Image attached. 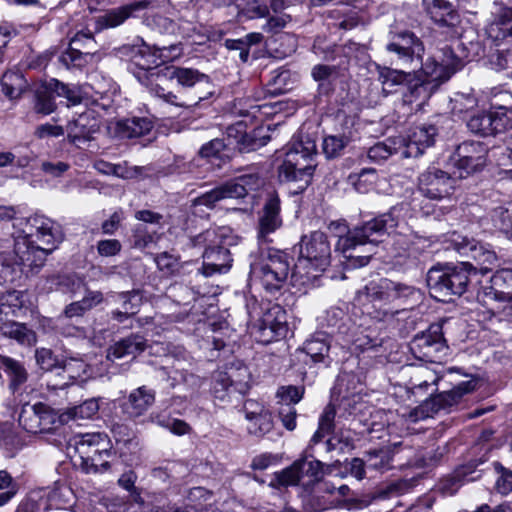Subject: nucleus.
<instances>
[{
  "mask_svg": "<svg viewBox=\"0 0 512 512\" xmlns=\"http://www.w3.org/2000/svg\"><path fill=\"white\" fill-rule=\"evenodd\" d=\"M303 350L314 363L325 362L329 358L330 340L326 333L317 332L304 343Z\"/></svg>",
  "mask_w": 512,
  "mask_h": 512,
  "instance_id": "obj_39",
  "label": "nucleus"
},
{
  "mask_svg": "<svg viewBox=\"0 0 512 512\" xmlns=\"http://www.w3.org/2000/svg\"><path fill=\"white\" fill-rule=\"evenodd\" d=\"M458 176H454L435 166L428 167L418 178L420 193L432 200L449 197L455 190Z\"/></svg>",
  "mask_w": 512,
  "mask_h": 512,
  "instance_id": "obj_16",
  "label": "nucleus"
},
{
  "mask_svg": "<svg viewBox=\"0 0 512 512\" xmlns=\"http://www.w3.org/2000/svg\"><path fill=\"white\" fill-rule=\"evenodd\" d=\"M386 50L393 54L395 64L413 69L422 62L424 44L415 33L409 30L391 31Z\"/></svg>",
  "mask_w": 512,
  "mask_h": 512,
  "instance_id": "obj_13",
  "label": "nucleus"
},
{
  "mask_svg": "<svg viewBox=\"0 0 512 512\" xmlns=\"http://www.w3.org/2000/svg\"><path fill=\"white\" fill-rule=\"evenodd\" d=\"M50 87L57 96L67 99L68 106H75L82 102V91L75 85L70 86L56 79H52L50 81Z\"/></svg>",
  "mask_w": 512,
  "mask_h": 512,
  "instance_id": "obj_55",
  "label": "nucleus"
},
{
  "mask_svg": "<svg viewBox=\"0 0 512 512\" xmlns=\"http://www.w3.org/2000/svg\"><path fill=\"white\" fill-rule=\"evenodd\" d=\"M331 245L327 235L313 231L302 236L299 242V257L291 274L294 286H318L319 279L330 266Z\"/></svg>",
  "mask_w": 512,
  "mask_h": 512,
  "instance_id": "obj_2",
  "label": "nucleus"
},
{
  "mask_svg": "<svg viewBox=\"0 0 512 512\" xmlns=\"http://www.w3.org/2000/svg\"><path fill=\"white\" fill-rule=\"evenodd\" d=\"M47 284L50 290L71 294H76L86 286L84 279L75 273L51 275L47 278Z\"/></svg>",
  "mask_w": 512,
  "mask_h": 512,
  "instance_id": "obj_41",
  "label": "nucleus"
},
{
  "mask_svg": "<svg viewBox=\"0 0 512 512\" xmlns=\"http://www.w3.org/2000/svg\"><path fill=\"white\" fill-rule=\"evenodd\" d=\"M261 329L269 330L274 337H284L287 331L286 312L279 305H273L263 315Z\"/></svg>",
  "mask_w": 512,
  "mask_h": 512,
  "instance_id": "obj_38",
  "label": "nucleus"
},
{
  "mask_svg": "<svg viewBox=\"0 0 512 512\" xmlns=\"http://www.w3.org/2000/svg\"><path fill=\"white\" fill-rule=\"evenodd\" d=\"M156 29L160 33L164 34H179L182 37H191V32L195 30V27L192 23L179 20V22H175L174 20L162 16L157 15L153 19Z\"/></svg>",
  "mask_w": 512,
  "mask_h": 512,
  "instance_id": "obj_46",
  "label": "nucleus"
},
{
  "mask_svg": "<svg viewBox=\"0 0 512 512\" xmlns=\"http://www.w3.org/2000/svg\"><path fill=\"white\" fill-rule=\"evenodd\" d=\"M348 142L344 135H330L323 139L322 149L327 158H335L341 155Z\"/></svg>",
  "mask_w": 512,
  "mask_h": 512,
  "instance_id": "obj_60",
  "label": "nucleus"
},
{
  "mask_svg": "<svg viewBox=\"0 0 512 512\" xmlns=\"http://www.w3.org/2000/svg\"><path fill=\"white\" fill-rule=\"evenodd\" d=\"M3 93L9 99H15L21 95L26 86L24 76L18 71H7L1 78Z\"/></svg>",
  "mask_w": 512,
  "mask_h": 512,
  "instance_id": "obj_49",
  "label": "nucleus"
},
{
  "mask_svg": "<svg viewBox=\"0 0 512 512\" xmlns=\"http://www.w3.org/2000/svg\"><path fill=\"white\" fill-rule=\"evenodd\" d=\"M304 392L305 388L303 386L287 385L279 387L276 393L278 402L289 407L285 415L280 412V416H296V410L292 405L297 404L303 398Z\"/></svg>",
  "mask_w": 512,
  "mask_h": 512,
  "instance_id": "obj_47",
  "label": "nucleus"
},
{
  "mask_svg": "<svg viewBox=\"0 0 512 512\" xmlns=\"http://www.w3.org/2000/svg\"><path fill=\"white\" fill-rule=\"evenodd\" d=\"M506 112L507 109L501 106L498 111L478 113L468 120L467 127L472 133L481 136L500 133L508 127L509 119Z\"/></svg>",
  "mask_w": 512,
  "mask_h": 512,
  "instance_id": "obj_20",
  "label": "nucleus"
},
{
  "mask_svg": "<svg viewBox=\"0 0 512 512\" xmlns=\"http://www.w3.org/2000/svg\"><path fill=\"white\" fill-rule=\"evenodd\" d=\"M451 245L460 255L470 257L475 261L477 274L485 275L498 266V257L487 244H482L466 236L453 234Z\"/></svg>",
  "mask_w": 512,
  "mask_h": 512,
  "instance_id": "obj_15",
  "label": "nucleus"
},
{
  "mask_svg": "<svg viewBox=\"0 0 512 512\" xmlns=\"http://www.w3.org/2000/svg\"><path fill=\"white\" fill-rule=\"evenodd\" d=\"M13 226L27 240L46 245L47 248L37 249L43 254L53 251L64 239L61 225L43 214L36 213L28 218L16 219Z\"/></svg>",
  "mask_w": 512,
  "mask_h": 512,
  "instance_id": "obj_9",
  "label": "nucleus"
},
{
  "mask_svg": "<svg viewBox=\"0 0 512 512\" xmlns=\"http://www.w3.org/2000/svg\"><path fill=\"white\" fill-rule=\"evenodd\" d=\"M422 5L430 19L440 27H455L460 22L457 10L447 0H422Z\"/></svg>",
  "mask_w": 512,
  "mask_h": 512,
  "instance_id": "obj_25",
  "label": "nucleus"
},
{
  "mask_svg": "<svg viewBox=\"0 0 512 512\" xmlns=\"http://www.w3.org/2000/svg\"><path fill=\"white\" fill-rule=\"evenodd\" d=\"M476 299L483 306L491 302L507 303L512 301V291H505L503 286H497L492 275L489 282L477 290Z\"/></svg>",
  "mask_w": 512,
  "mask_h": 512,
  "instance_id": "obj_42",
  "label": "nucleus"
},
{
  "mask_svg": "<svg viewBox=\"0 0 512 512\" xmlns=\"http://www.w3.org/2000/svg\"><path fill=\"white\" fill-rule=\"evenodd\" d=\"M146 346V340L143 336L137 334L131 335L110 346L107 351V359L115 361L125 356L134 357L142 353L146 349Z\"/></svg>",
  "mask_w": 512,
  "mask_h": 512,
  "instance_id": "obj_33",
  "label": "nucleus"
},
{
  "mask_svg": "<svg viewBox=\"0 0 512 512\" xmlns=\"http://www.w3.org/2000/svg\"><path fill=\"white\" fill-rule=\"evenodd\" d=\"M441 54L440 62L435 57H428L425 62H419L421 68L415 72L420 77L429 79L432 84L437 83L438 87L452 74L462 69L468 61V55L460 43L457 44L456 49L448 45L444 46Z\"/></svg>",
  "mask_w": 512,
  "mask_h": 512,
  "instance_id": "obj_12",
  "label": "nucleus"
},
{
  "mask_svg": "<svg viewBox=\"0 0 512 512\" xmlns=\"http://www.w3.org/2000/svg\"><path fill=\"white\" fill-rule=\"evenodd\" d=\"M93 54H86L81 49L69 48L61 54L59 57V61L67 68L71 67H83L87 63L88 57H91Z\"/></svg>",
  "mask_w": 512,
  "mask_h": 512,
  "instance_id": "obj_61",
  "label": "nucleus"
},
{
  "mask_svg": "<svg viewBox=\"0 0 512 512\" xmlns=\"http://www.w3.org/2000/svg\"><path fill=\"white\" fill-rule=\"evenodd\" d=\"M411 74L404 70L380 67L378 79L382 84L383 93L386 95L396 93L400 87H406L407 82L411 80Z\"/></svg>",
  "mask_w": 512,
  "mask_h": 512,
  "instance_id": "obj_36",
  "label": "nucleus"
},
{
  "mask_svg": "<svg viewBox=\"0 0 512 512\" xmlns=\"http://www.w3.org/2000/svg\"><path fill=\"white\" fill-rule=\"evenodd\" d=\"M316 153L315 141L308 136L306 139L290 143L286 148L284 160L278 167L280 181L298 183L297 188L304 191L311 183L316 168Z\"/></svg>",
  "mask_w": 512,
  "mask_h": 512,
  "instance_id": "obj_7",
  "label": "nucleus"
},
{
  "mask_svg": "<svg viewBox=\"0 0 512 512\" xmlns=\"http://www.w3.org/2000/svg\"><path fill=\"white\" fill-rule=\"evenodd\" d=\"M421 299V292L412 285L382 278L372 281L356 292L354 304L362 308L364 314L377 321L393 318L398 309L382 308L396 302L416 304Z\"/></svg>",
  "mask_w": 512,
  "mask_h": 512,
  "instance_id": "obj_1",
  "label": "nucleus"
},
{
  "mask_svg": "<svg viewBox=\"0 0 512 512\" xmlns=\"http://www.w3.org/2000/svg\"><path fill=\"white\" fill-rule=\"evenodd\" d=\"M366 466L368 469L376 471H385L391 468L390 451L386 449L372 450L365 455Z\"/></svg>",
  "mask_w": 512,
  "mask_h": 512,
  "instance_id": "obj_57",
  "label": "nucleus"
},
{
  "mask_svg": "<svg viewBox=\"0 0 512 512\" xmlns=\"http://www.w3.org/2000/svg\"><path fill=\"white\" fill-rule=\"evenodd\" d=\"M399 216L400 209L392 207L389 211L355 226L347 237L336 243V251L341 252L347 259H355L356 266L367 265L371 255H360L354 252L361 246L376 245L381 242L383 236L392 233L398 226Z\"/></svg>",
  "mask_w": 512,
  "mask_h": 512,
  "instance_id": "obj_3",
  "label": "nucleus"
},
{
  "mask_svg": "<svg viewBox=\"0 0 512 512\" xmlns=\"http://www.w3.org/2000/svg\"><path fill=\"white\" fill-rule=\"evenodd\" d=\"M282 224L280 218V200L277 196L270 197L264 204L258 220L257 238L261 243L271 242L270 235Z\"/></svg>",
  "mask_w": 512,
  "mask_h": 512,
  "instance_id": "obj_22",
  "label": "nucleus"
},
{
  "mask_svg": "<svg viewBox=\"0 0 512 512\" xmlns=\"http://www.w3.org/2000/svg\"><path fill=\"white\" fill-rule=\"evenodd\" d=\"M99 127L94 118H90L88 114H80L75 120L68 124V140L72 144L80 147L91 141L93 134L98 131Z\"/></svg>",
  "mask_w": 512,
  "mask_h": 512,
  "instance_id": "obj_29",
  "label": "nucleus"
},
{
  "mask_svg": "<svg viewBox=\"0 0 512 512\" xmlns=\"http://www.w3.org/2000/svg\"><path fill=\"white\" fill-rule=\"evenodd\" d=\"M153 127L148 117H132L118 121L115 133L120 139H134L149 134Z\"/></svg>",
  "mask_w": 512,
  "mask_h": 512,
  "instance_id": "obj_32",
  "label": "nucleus"
},
{
  "mask_svg": "<svg viewBox=\"0 0 512 512\" xmlns=\"http://www.w3.org/2000/svg\"><path fill=\"white\" fill-rule=\"evenodd\" d=\"M437 130L433 125H422L414 128L407 143L403 139L402 156L405 158L418 157L424 150L435 142Z\"/></svg>",
  "mask_w": 512,
  "mask_h": 512,
  "instance_id": "obj_24",
  "label": "nucleus"
},
{
  "mask_svg": "<svg viewBox=\"0 0 512 512\" xmlns=\"http://www.w3.org/2000/svg\"><path fill=\"white\" fill-rule=\"evenodd\" d=\"M475 388L476 382L474 380L463 381L451 390L441 392L427 399L420 406L422 413H426V416H429V413H450L451 408L457 405L465 394L472 392Z\"/></svg>",
  "mask_w": 512,
  "mask_h": 512,
  "instance_id": "obj_19",
  "label": "nucleus"
},
{
  "mask_svg": "<svg viewBox=\"0 0 512 512\" xmlns=\"http://www.w3.org/2000/svg\"><path fill=\"white\" fill-rule=\"evenodd\" d=\"M483 463L484 461L482 460H473L467 464L459 466L455 469L452 475L442 481L441 490L445 494L453 495L463 484L479 480L482 476L483 470L478 469V466Z\"/></svg>",
  "mask_w": 512,
  "mask_h": 512,
  "instance_id": "obj_23",
  "label": "nucleus"
},
{
  "mask_svg": "<svg viewBox=\"0 0 512 512\" xmlns=\"http://www.w3.org/2000/svg\"><path fill=\"white\" fill-rule=\"evenodd\" d=\"M155 402V392L146 386H141L132 391L122 404V412L128 416H141Z\"/></svg>",
  "mask_w": 512,
  "mask_h": 512,
  "instance_id": "obj_30",
  "label": "nucleus"
},
{
  "mask_svg": "<svg viewBox=\"0 0 512 512\" xmlns=\"http://www.w3.org/2000/svg\"><path fill=\"white\" fill-rule=\"evenodd\" d=\"M194 362L192 357L186 351H180L172 363L171 369L160 368V371L167 374L172 379V386L184 383L189 386H196L199 382L198 377L193 374Z\"/></svg>",
  "mask_w": 512,
  "mask_h": 512,
  "instance_id": "obj_26",
  "label": "nucleus"
},
{
  "mask_svg": "<svg viewBox=\"0 0 512 512\" xmlns=\"http://www.w3.org/2000/svg\"><path fill=\"white\" fill-rule=\"evenodd\" d=\"M228 229L225 227L210 228L191 238L193 247H202L203 274L211 276L215 273H225L232 265L228 244Z\"/></svg>",
  "mask_w": 512,
  "mask_h": 512,
  "instance_id": "obj_8",
  "label": "nucleus"
},
{
  "mask_svg": "<svg viewBox=\"0 0 512 512\" xmlns=\"http://www.w3.org/2000/svg\"><path fill=\"white\" fill-rule=\"evenodd\" d=\"M403 138H388L383 142H378L367 151L368 158L375 163H382L389 157L398 152L402 153Z\"/></svg>",
  "mask_w": 512,
  "mask_h": 512,
  "instance_id": "obj_43",
  "label": "nucleus"
},
{
  "mask_svg": "<svg viewBox=\"0 0 512 512\" xmlns=\"http://www.w3.org/2000/svg\"><path fill=\"white\" fill-rule=\"evenodd\" d=\"M478 105V100L472 93L458 92L450 100L451 113L454 116L463 118L464 115Z\"/></svg>",
  "mask_w": 512,
  "mask_h": 512,
  "instance_id": "obj_53",
  "label": "nucleus"
},
{
  "mask_svg": "<svg viewBox=\"0 0 512 512\" xmlns=\"http://www.w3.org/2000/svg\"><path fill=\"white\" fill-rule=\"evenodd\" d=\"M488 148L479 141H464L455 151V167L458 178L481 171L487 162Z\"/></svg>",
  "mask_w": 512,
  "mask_h": 512,
  "instance_id": "obj_17",
  "label": "nucleus"
},
{
  "mask_svg": "<svg viewBox=\"0 0 512 512\" xmlns=\"http://www.w3.org/2000/svg\"><path fill=\"white\" fill-rule=\"evenodd\" d=\"M410 350L415 358L430 363L440 362L447 354L448 346L441 323H433L411 342Z\"/></svg>",
  "mask_w": 512,
  "mask_h": 512,
  "instance_id": "obj_14",
  "label": "nucleus"
},
{
  "mask_svg": "<svg viewBox=\"0 0 512 512\" xmlns=\"http://www.w3.org/2000/svg\"><path fill=\"white\" fill-rule=\"evenodd\" d=\"M156 0H139L117 8H113L96 19L99 29L115 28L123 24L137 12L148 9Z\"/></svg>",
  "mask_w": 512,
  "mask_h": 512,
  "instance_id": "obj_21",
  "label": "nucleus"
},
{
  "mask_svg": "<svg viewBox=\"0 0 512 512\" xmlns=\"http://www.w3.org/2000/svg\"><path fill=\"white\" fill-rule=\"evenodd\" d=\"M338 68L334 65L317 64L311 70L312 78L319 83V90L328 93L331 81L336 79Z\"/></svg>",
  "mask_w": 512,
  "mask_h": 512,
  "instance_id": "obj_52",
  "label": "nucleus"
},
{
  "mask_svg": "<svg viewBox=\"0 0 512 512\" xmlns=\"http://www.w3.org/2000/svg\"><path fill=\"white\" fill-rule=\"evenodd\" d=\"M0 365L10 377L9 388L15 393L27 381L28 374L26 369L20 362L2 355H0Z\"/></svg>",
  "mask_w": 512,
  "mask_h": 512,
  "instance_id": "obj_45",
  "label": "nucleus"
},
{
  "mask_svg": "<svg viewBox=\"0 0 512 512\" xmlns=\"http://www.w3.org/2000/svg\"><path fill=\"white\" fill-rule=\"evenodd\" d=\"M23 292L10 291L0 296V306L5 315L17 316V312L24 306Z\"/></svg>",
  "mask_w": 512,
  "mask_h": 512,
  "instance_id": "obj_59",
  "label": "nucleus"
},
{
  "mask_svg": "<svg viewBox=\"0 0 512 512\" xmlns=\"http://www.w3.org/2000/svg\"><path fill=\"white\" fill-rule=\"evenodd\" d=\"M70 47L77 48L86 52V54H94L96 51V42L91 32H78L70 40Z\"/></svg>",
  "mask_w": 512,
  "mask_h": 512,
  "instance_id": "obj_63",
  "label": "nucleus"
},
{
  "mask_svg": "<svg viewBox=\"0 0 512 512\" xmlns=\"http://www.w3.org/2000/svg\"><path fill=\"white\" fill-rule=\"evenodd\" d=\"M477 276V268L470 262L457 265L432 267L427 273V286L432 297L447 302L453 296H462L468 291L472 280Z\"/></svg>",
  "mask_w": 512,
  "mask_h": 512,
  "instance_id": "obj_6",
  "label": "nucleus"
},
{
  "mask_svg": "<svg viewBox=\"0 0 512 512\" xmlns=\"http://www.w3.org/2000/svg\"><path fill=\"white\" fill-rule=\"evenodd\" d=\"M437 88V83L432 84L429 79H424L413 72L411 74V80L407 82V91L403 94V99L406 103H413L417 100L424 101L428 99Z\"/></svg>",
  "mask_w": 512,
  "mask_h": 512,
  "instance_id": "obj_35",
  "label": "nucleus"
},
{
  "mask_svg": "<svg viewBox=\"0 0 512 512\" xmlns=\"http://www.w3.org/2000/svg\"><path fill=\"white\" fill-rule=\"evenodd\" d=\"M224 369L226 370L233 390L245 394L250 388L251 373L248 367L239 360H233L225 364Z\"/></svg>",
  "mask_w": 512,
  "mask_h": 512,
  "instance_id": "obj_37",
  "label": "nucleus"
},
{
  "mask_svg": "<svg viewBox=\"0 0 512 512\" xmlns=\"http://www.w3.org/2000/svg\"><path fill=\"white\" fill-rule=\"evenodd\" d=\"M0 331L5 337L15 339L21 344H32L35 342V334L26 325L18 322H5L1 325Z\"/></svg>",
  "mask_w": 512,
  "mask_h": 512,
  "instance_id": "obj_48",
  "label": "nucleus"
},
{
  "mask_svg": "<svg viewBox=\"0 0 512 512\" xmlns=\"http://www.w3.org/2000/svg\"><path fill=\"white\" fill-rule=\"evenodd\" d=\"M293 261L286 252L269 248L262 262L252 266V271L264 289L273 293L280 290L291 276Z\"/></svg>",
  "mask_w": 512,
  "mask_h": 512,
  "instance_id": "obj_10",
  "label": "nucleus"
},
{
  "mask_svg": "<svg viewBox=\"0 0 512 512\" xmlns=\"http://www.w3.org/2000/svg\"><path fill=\"white\" fill-rule=\"evenodd\" d=\"M244 128L245 126L241 122H238L235 127H229L227 129L229 138L233 136L234 132L239 134V136H235V140L241 152L255 151L269 142L270 136L263 134V128L253 129L248 133L244 131Z\"/></svg>",
  "mask_w": 512,
  "mask_h": 512,
  "instance_id": "obj_27",
  "label": "nucleus"
},
{
  "mask_svg": "<svg viewBox=\"0 0 512 512\" xmlns=\"http://www.w3.org/2000/svg\"><path fill=\"white\" fill-rule=\"evenodd\" d=\"M230 187H237V194L234 195L235 199L245 198L249 191L256 190L262 185L261 178L256 173L244 174L234 180L228 181Z\"/></svg>",
  "mask_w": 512,
  "mask_h": 512,
  "instance_id": "obj_54",
  "label": "nucleus"
},
{
  "mask_svg": "<svg viewBox=\"0 0 512 512\" xmlns=\"http://www.w3.org/2000/svg\"><path fill=\"white\" fill-rule=\"evenodd\" d=\"M193 94L180 93L176 94L172 91H167L158 83H150L149 92L156 98L164 102L181 108H191L199 105L201 102L209 99L214 95L213 86L208 88L204 84L195 86Z\"/></svg>",
  "mask_w": 512,
  "mask_h": 512,
  "instance_id": "obj_18",
  "label": "nucleus"
},
{
  "mask_svg": "<svg viewBox=\"0 0 512 512\" xmlns=\"http://www.w3.org/2000/svg\"><path fill=\"white\" fill-rule=\"evenodd\" d=\"M86 311L80 301H75L67 305L61 315L57 318V327L61 329V333L65 336H74L78 332L75 326H66V321L75 317H82Z\"/></svg>",
  "mask_w": 512,
  "mask_h": 512,
  "instance_id": "obj_50",
  "label": "nucleus"
},
{
  "mask_svg": "<svg viewBox=\"0 0 512 512\" xmlns=\"http://www.w3.org/2000/svg\"><path fill=\"white\" fill-rule=\"evenodd\" d=\"M35 252L34 249L27 250V252L20 256L19 259L21 263L15 261L11 256L6 255L4 253H0V285L13 283L20 277L21 274V264L27 263L28 266H34V262L31 259V255ZM43 262L39 264L35 263V266H41Z\"/></svg>",
  "mask_w": 512,
  "mask_h": 512,
  "instance_id": "obj_31",
  "label": "nucleus"
},
{
  "mask_svg": "<svg viewBox=\"0 0 512 512\" xmlns=\"http://www.w3.org/2000/svg\"><path fill=\"white\" fill-rule=\"evenodd\" d=\"M231 390H233V387L226 370L224 367L217 369L212 374L211 391L214 397L224 400Z\"/></svg>",
  "mask_w": 512,
  "mask_h": 512,
  "instance_id": "obj_56",
  "label": "nucleus"
},
{
  "mask_svg": "<svg viewBox=\"0 0 512 512\" xmlns=\"http://www.w3.org/2000/svg\"><path fill=\"white\" fill-rule=\"evenodd\" d=\"M334 418H320L317 431L311 438L310 445L304 454L296 460L291 466L274 474L277 486H295L297 478L294 471L306 469V477L309 479V485L320 482L326 474H330L337 467L339 461L333 464H325L315 458L313 454L314 445L318 444L326 435H329L334 429ZM272 486L276 487L273 483Z\"/></svg>",
  "mask_w": 512,
  "mask_h": 512,
  "instance_id": "obj_4",
  "label": "nucleus"
},
{
  "mask_svg": "<svg viewBox=\"0 0 512 512\" xmlns=\"http://www.w3.org/2000/svg\"><path fill=\"white\" fill-rule=\"evenodd\" d=\"M147 168L144 166H130L127 162L115 164L114 174L118 178L125 180L144 178Z\"/></svg>",
  "mask_w": 512,
  "mask_h": 512,
  "instance_id": "obj_62",
  "label": "nucleus"
},
{
  "mask_svg": "<svg viewBox=\"0 0 512 512\" xmlns=\"http://www.w3.org/2000/svg\"><path fill=\"white\" fill-rule=\"evenodd\" d=\"M55 92L51 89L50 83L36 90L34 110L42 115H49L56 109Z\"/></svg>",
  "mask_w": 512,
  "mask_h": 512,
  "instance_id": "obj_51",
  "label": "nucleus"
},
{
  "mask_svg": "<svg viewBox=\"0 0 512 512\" xmlns=\"http://www.w3.org/2000/svg\"><path fill=\"white\" fill-rule=\"evenodd\" d=\"M237 189V187H230L227 181L195 198L193 200V206L195 208L205 206L208 209H214L223 200L235 199L234 195H238Z\"/></svg>",
  "mask_w": 512,
  "mask_h": 512,
  "instance_id": "obj_34",
  "label": "nucleus"
},
{
  "mask_svg": "<svg viewBox=\"0 0 512 512\" xmlns=\"http://www.w3.org/2000/svg\"><path fill=\"white\" fill-rule=\"evenodd\" d=\"M487 34L495 41L512 37V6L501 10L495 20L487 27Z\"/></svg>",
  "mask_w": 512,
  "mask_h": 512,
  "instance_id": "obj_44",
  "label": "nucleus"
},
{
  "mask_svg": "<svg viewBox=\"0 0 512 512\" xmlns=\"http://www.w3.org/2000/svg\"><path fill=\"white\" fill-rule=\"evenodd\" d=\"M364 385L358 375L343 373L339 375L331 389L330 401L322 416H373L374 409L364 399Z\"/></svg>",
  "mask_w": 512,
  "mask_h": 512,
  "instance_id": "obj_5",
  "label": "nucleus"
},
{
  "mask_svg": "<svg viewBox=\"0 0 512 512\" xmlns=\"http://www.w3.org/2000/svg\"><path fill=\"white\" fill-rule=\"evenodd\" d=\"M348 179L357 191L364 193L375 183L376 170L363 168L359 172L351 173Z\"/></svg>",
  "mask_w": 512,
  "mask_h": 512,
  "instance_id": "obj_58",
  "label": "nucleus"
},
{
  "mask_svg": "<svg viewBox=\"0 0 512 512\" xmlns=\"http://www.w3.org/2000/svg\"><path fill=\"white\" fill-rule=\"evenodd\" d=\"M165 76L169 80L176 81L178 86L183 90L181 93H185L184 91L202 84L208 88L212 87L209 77L194 68L172 66L167 68ZM178 94H180V92Z\"/></svg>",
  "mask_w": 512,
  "mask_h": 512,
  "instance_id": "obj_28",
  "label": "nucleus"
},
{
  "mask_svg": "<svg viewBox=\"0 0 512 512\" xmlns=\"http://www.w3.org/2000/svg\"><path fill=\"white\" fill-rule=\"evenodd\" d=\"M495 470L499 473L495 488L502 494L507 495L512 491V471L504 468L500 463H494Z\"/></svg>",
  "mask_w": 512,
  "mask_h": 512,
  "instance_id": "obj_64",
  "label": "nucleus"
},
{
  "mask_svg": "<svg viewBox=\"0 0 512 512\" xmlns=\"http://www.w3.org/2000/svg\"><path fill=\"white\" fill-rule=\"evenodd\" d=\"M263 39L262 33L251 32L239 39H225L223 45L228 51H238L240 61L247 63L250 57V48L260 44Z\"/></svg>",
  "mask_w": 512,
  "mask_h": 512,
  "instance_id": "obj_40",
  "label": "nucleus"
},
{
  "mask_svg": "<svg viewBox=\"0 0 512 512\" xmlns=\"http://www.w3.org/2000/svg\"><path fill=\"white\" fill-rule=\"evenodd\" d=\"M107 435L87 433L75 442L80 457V468L86 474L103 473L110 469L111 450L107 447Z\"/></svg>",
  "mask_w": 512,
  "mask_h": 512,
  "instance_id": "obj_11",
  "label": "nucleus"
}]
</instances>
